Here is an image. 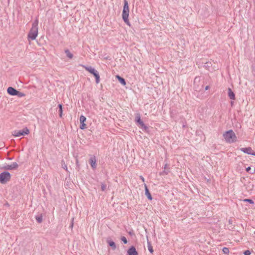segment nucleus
Segmentation results:
<instances>
[{"instance_id": "obj_1", "label": "nucleus", "mask_w": 255, "mask_h": 255, "mask_svg": "<svg viewBox=\"0 0 255 255\" xmlns=\"http://www.w3.org/2000/svg\"><path fill=\"white\" fill-rule=\"evenodd\" d=\"M38 20L36 19L33 22L32 27L28 34V38L29 39L33 40L36 39L38 34Z\"/></svg>"}, {"instance_id": "obj_2", "label": "nucleus", "mask_w": 255, "mask_h": 255, "mask_svg": "<svg viewBox=\"0 0 255 255\" xmlns=\"http://www.w3.org/2000/svg\"><path fill=\"white\" fill-rule=\"evenodd\" d=\"M129 7L128 1L127 0H124V6L122 11V18L123 21L128 26H130V23L128 20Z\"/></svg>"}, {"instance_id": "obj_3", "label": "nucleus", "mask_w": 255, "mask_h": 255, "mask_svg": "<svg viewBox=\"0 0 255 255\" xmlns=\"http://www.w3.org/2000/svg\"><path fill=\"white\" fill-rule=\"evenodd\" d=\"M223 137L226 141L228 143H234L236 142L237 140V137L236 134L232 129H230L225 132L223 134Z\"/></svg>"}, {"instance_id": "obj_4", "label": "nucleus", "mask_w": 255, "mask_h": 255, "mask_svg": "<svg viewBox=\"0 0 255 255\" xmlns=\"http://www.w3.org/2000/svg\"><path fill=\"white\" fill-rule=\"evenodd\" d=\"M80 66L83 67L86 71H88L95 77L96 84L99 83L100 77L99 72L94 68L92 66H87L84 65H80Z\"/></svg>"}, {"instance_id": "obj_5", "label": "nucleus", "mask_w": 255, "mask_h": 255, "mask_svg": "<svg viewBox=\"0 0 255 255\" xmlns=\"http://www.w3.org/2000/svg\"><path fill=\"white\" fill-rule=\"evenodd\" d=\"M135 122L136 125L145 131H148V127L146 126L141 119L140 115L137 113L135 115Z\"/></svg>"}, {"instance_id": "obj_6", "label": "nucleus", "mask_w": 255, "mask_h": 255, "mask_svg": "<svg viewBox=\"0 0 255 255\" xmlns=\"http://www.w3.org/2000/svg\"><path fill=\"white\" fill-rule=\"evenodd\" d=\"M11 174L8 171H3L0 174V183L5 184L10 180Z\"/></svg>"}, {"instance_id": "obj_7", "label": "nucleus", "mask_w": 255, "mask_h": 255, "mask_svg": "<svg viewBox=\"0 0 255 255\" xmlns=\"http://www.w3.org/2000/svg\"><path fill=\"white\" fill-rule=\"evenodd\" d=\"M29 133V130L27 127H25L21 130H15L12 132V135L15 137L24 136Z\"/></svg>"}, {"instance_id": "obj_8", "label": "nucleus", "mask_w": 255, "mask_h": 255, "mask_svg": "<svg viewBox=\"0 0 255 255\" xmlns=\"http://www.w3.org/2000/svg\"><path fill=\"white\" fill-rule=\"evenodd\" d=\"M18 167V164L15 162H12L11 164H4L2 167H0V169H4L6 170H16Z\"/></svg>"}, {"instance_id": "obj_9", "label": "nucleus", "mask_w": 255, "mask_h": 255, "mask_svg": "<svg viewBox=\"0 0 255 255\" xmlns=\"http://www.w3.org/2000/svg\"><path fill=\"white\" fill-rule=\"evenodd\" d=\"M138 252L133 246L130 247L127 251V255H138Z\"/></svg>"}, {"instance_id": "obj_10", "label": "nucleus", "mask_w": 255, "mask_h": 255, "mask_svg": "<svg viewBox=\"0 0 255 255\" xmlns=\"http://www.w3.org/2000/svg\"><path fill=\"white\" fill-rule=\"evenodd\" d=\"M89 163L93 169H95L96 168V159L95 156H93L90 158Z\"/></svg>"}, {"instance_id": "obj_11", "label": "nucleus", "mask_w": 255, "mask_h": 255, "mask_svg": "<svg viewBox=\"0 0 255 255\" xmlns=\"http://www.w3.org/2000/svg\"><path fill=\"white\" fill-rule=\"evenodd\" d=\"M144 189H145V195L147 197V199L149 200H152V197L149 192V190L147 187V186L146 184H144Z\"/></svg>"}, {"instance_id": "obj_12", "label": "nucleus", "mask_w": 255, "mask_h": 255, "mask_svg": "<svg viewBox=\"0 0 255 255\" xmlns=\"http://www.w3.org/2000/svg\"><path fill=\"white\" fill-rule=\"evenodd\" d=\"M107 243H108V245L110 247H111V248L113 250H116L117 246H116V243L113 241L111 240L110 238H108L107 239Z\"/></svg>"}, {"instance_id": "obj_13", "label": "nucleus", "mask_w": 255, "mask_h": 255, "mask_svg": "<svg viewBox=\"0 0 255 255\" xmlns=\"http://www.w3.org/2000/svg\"><path fill=\"white\" fill-rule=\"evenodd\" d=\"M17 90L12 87H9L7 89V93L11 96H15L17 93Z\"/></svg>"}, {"instance_id": "obj_14", "label": "nucleus", "mask_w": 255, "mask_h": 255, "mask_svg": "<svg viewBox=\"0 0 255 255\" xmlns=\"http://www.w3.org/2000/svg\"><path fill=\"white\" fill-rule=\"evenodd\" d=\"M228 94L230 99L233 100H235V94L230 88H228Z\"/></svg>"}, {"instance_id": "obj_15", "label": "nucleus", "mask_w": 255, "mask_h": 255, "mask_svg": "<svg viewBox=\"0 0 255 255\" xmlns=\"http://www.w3.org/2000/svg\"><path fill=\"white\" fill-rule=\"evenodd\" d=\"M241 151L245 153L248 154H251L252 151V148L250 147H242L240 149Z\"/></svg>"}, {"instance_id": "obj_16", "label": "nucleus", "mask_w": 255, "mask_h": 255, "mask_svg": "<svg viewBox=\"0 0 255 255\" xmlns=\"http://www.w3.org/2000/svg\"><path fill=\"white\" fill-rule=\"evenodd\" d=\"M116 79H118V80L119 81V82L123 86H125L126 85V80L125 79L122 77L121 76H120V75H117L116 76Z\"/></svg>"}, {"instance_id": "obj_17", "label": "nucleus", "mask_w": 255, "mask_h": 255, "mask_svg": "<svg viewBox=\"0 0 255 255\" xmlns=\"http://www.w3.org/2000/svg\"><path fill=\"white\" fill-rule=\"evenodd\" d=\"M64 52L66 55V56L69 59H72L73 57V54L68 49L64 50Z\"/></svg>"}, {"instance_id": "obj_18", "label": "nucleus", "mask_w": 255, "mask_h": 255, "mask_svg": "<svg viewBox=\"0 0 255 255\" xmlns=\"http://www.w3.org/2000/svg\"><path fill=\"white\" fill-rule=\"evenodd\" d=\"M36 221L38 223H41L43 220V216L42 214L36 215L35 217Z\"/></svg>"}, {"instance_id": "obj_19", "label": "nucleus", "mask_w": 255, "mask_h": 255, "mask_svg": "<svg viewBox=\"0 0 255 255\" xmlns=\"http://www.w3.org/2000/svg\"><path fill=\"white\" fill-rule=\"evenodd\" d=\"M147 248L149 252L152 254L154 252L151 244L148 241H147Z\"/></svg>"}, {"instance_id": "obj_20", "label": "nucleus", "mask_w": 255, "mask_h": 255, "mask_svg": "<svg viewBox=\"0 0 255 255\" xmlns=\"http://www.w3.org/2000/svg\"><path fill=\"white\" fill-rule=\"evenodd\" d=\"M58 107L59 108V115L60 118L62 117L63 110H62V105L61 104H59L58 105Z\"/></svg>"}, {"instance_id": "obj_21", "label": "nucleus", "mask_w": 255, "mask_h": 255, "mask_svg": "<svg viewBox=\"0 0 255 255\" xmlns=\"http://www.w3.org/2000/svg\"><path fill=\"white\" fill-rule=\"evenodd\" d=\"M61 166L64 169H65L66 171L68 172V168L67 167V165L66 164L64 160L63 159L61 161Z\"/></svg>"}, {"instance_id": "obj_22", "label": "nucleus", "mask_w": 255, "mask_h": 255, "mask_svg": "<svg viewBox=\"0 0 255 255\" xmlns=\"http://www.w3.org/2000/svg\"><path fill=\"white\" fill-rule=\"evenodd\" d=\"M246 170L247 172H249L250 174H254L255 172V169L252 170L250 166H249L247 168H246Z\"/></svg>"}, {"instance_id": "obj_23", "label": "nucleus", "mask_w": 255, "mask_h": 255, "mask_svg": "<svg viewBox=\"0 0 255 255\" xmlns=\"http://www.w3.org/2000/svg\"><path fill=\"white\" fill-rule=\"evenodd\" d=\"M243 201L244 202H247V203H249L251 204H254V201L251 199H245L244 200H243Z\"/></svg>"}, {"instance_id": "obj_24", "label": "nucleus", "mask_w": 255, "mask_h": 255, "mask_svg": "<svg viewBox=\"0 0 255 255\" xmlns=\"http://www.w3.org/2000/svg\"><path fill=\"white\" fill-rule=\"evenodd\" d=\"M223 252L224 253V254H226V255H228L229 254V249L228 248H227V247H224L223 248Z\"/></svg>"}, {"instance_id": "obj_25", "label": "nucleus", "mask_w": 255, "mask_h": 255, "mask_svg": "<svg viewBox=\"0 0 255 255\" xmlns=\"http://www.w3.org/2000/svg\"><path fill=\"white\" fill-rule=\"evenodd\" d=\"M86 121V118L85 116L81 115L80 117V123H85Z\"/></svg>"}, {"instance_id": "obj_26", "label": "nucleus", "mask_w": 255, "mask_h": 255, "mask_svg": "<svg viewBox=\"0 0 255 255\" xmlns=\"http://www.w3.org/2000/svg\"><path fill=\"white\" fill-rule=\"evenodd\" d=\"M17 93L16 94L15 96H18V97H22L25 96V94L23 93H21L18 91L17 90Z\"/></svg>"}, {"instance_id": "obj_27", "label": "nucleus", "mask_w": 255, "mask_h": 255, "mask_svg": "<svg viewBox=\"0 0 255 255\" xmlns=\"http://www.w3.org/2000/svg\"><path fill=\"white\" fill-rule=\"evenodd\" d=\"M169 168L167 169H164L161 173H160V175H163V174H165V175H167L170 171L169 170Z\"/></svg>"}, {"instance_id": "obj_28", "label": "nucleus", "mask_w": 255, "mask_h": 255, "mask_svg": "<svg viewBox=\"0 0 255 255\" xmlns=\"http://www.w3.org/2000/svg\"><path fill=\"white\" fill-rule=\"evenodd\" d=\"M121 240L124 244H127L128 243L127 239L125 237H122Z\"/></svg>"}, {"instance_id": "obj_29", "label": "nucleus", "mask_w": 255, "mask_h": 255, "mask_svg": "<svg viewBox=\"0 0 255 255\" xmlns=\"http://www.w3.org/2000/svg\"><path fill=\"white\" fill-rule=\"evenodd\" d=\"M211 65V63L210 62H207L205 63L204 67H206L207 69H209V68L210 67Z\"/></svg>"}, {"instance_id": "obj_30", "label": "nucleus", "mask_w": 255, "mask_h": 255, "mask_svg": "<svg viewBox=\"0 0 255 255\" xmlns=\"http://www.w3.org/2000/svg\"><path fill=\"white\" fill-rule=\"evenodd\" d=\"M74 220V218H72V219H71V223H70V225H69V228H70L71 229H72L73 227Z\"/></svg>"}, {"instance_id": "obj_31", "label": "nucleus", "mask_w": 255, "mask_h": 255, "mask_svg": "<svg viewBox=\"0 0 255 255\" xmlns=\"http://www.w3.org/2000/svg\"><path fill=\"white\" fill-rule=\"evenodd\" d=\"M80 128L81 129H84L85 128H86V125L83 123H80Z\"/></svg>"}, {"instance_id": "obj_32", "label": "nucleus", "mask_w": 255, "mask_h": 255, "mask_svg": "<svg viewBox=\"0 0 255 255\" xmlns=\"http://www.w3.org/2000/svg\"><path fill=\"white\" fill-rule=\"evenodd\" d=\"M106 189V185L104 183H101V190H102V191H105Z\"/></svg>"}, {"instance_id": "obj_33", "label": "nucleus", "mask_w": 255, "mask_h": 255, "mask_svg": "<svg viewBox=\"0 0 255 255\" xmlns=\"http://www.w3.org/2000/svg\"><path fill=\"white\" fill-rule=\"evenodd\" d=\"M251 254V252L250 250H246L244 252L243 254L244 255H250Z\"/></svg>"}, {"instance_id": "obj_34", "label": "nucleus", "mask_w": 255, "mask_h": 255, "mask_svg": "<svg viewBox=\"0 0 255 255\" xmlns=\"http://www.w3.org/2000/svg\"><path fill=\"white\" fill-rule=\"evenodd\" d=\"M128 234L131 236H132L134 235V232L132 230L129 231Z\"/></svg>"}, {"instance_id": "obj_35", "label": "nucleus", "mask_w": 255, "mask_h": 255, "mask_svg": "<svg viewBox=\"0 0 255 255\" xmlns=\"http://www.w3.org/2000/svg\"><path fill=\"white\" fill-rule=\"evenodd\" d=\"M139 178L142 180V182H144L145 181V179H144V177L142 176H140Z\"/></svg>"}, {"instance_id": "obj_36", "label": "nucleus", "mask_w": 255, "mask_h": 255, "mask_svg": "<svg viewBox=\"0 0 255 255\" xmlns=\"http://www.w3.org/2000/svg\"><path fill=\"white\" fill-rule=\"evenodd\" d=\"M168 166V164L167 163L165 164V165H164V169H167Z\"/></svg>"}, {"instance_id": "obj_37", "label": "nucleus", "mask_w": 255, "mask_h": 255, "mask_svg": "<svg viewBox=\"0 0 255 255\" xmlns=\"http://www.w3.org/2000/svg\"><path fill=\"white\" fill-rule=\"evenodd\" d=\"M209 88H210V86H207L205 87V90H208V89H209Z\"/></svg>"}, {"instance_id": "obj_38", "label": "nucleus", "mask_w": 255, "mask_h": 255, "mask_svg": "<svg viewBox=\"0 0 255 255\" xmlns=\"http://www.w3.org/2000/svg\"><path fill=\"white\" fill-rule=\"evenodd\" d=\"M251 155H254V156H255V152L253 151L252 150V153H251Z\"/></svg>"}, {"instance_id": "obj_39", "label": "nucleus", "mask_w": 255, "mask_h": 255, "mask_svg": "<svg viewBox=\"0 0 255 255\" xmlns=\"http://www.w3.org/2000/svg\"><path fill=\"white\" fill-rule=\"evenodd\" d=\"M253 69H254V76L255 77V66L254 67Z\"/></svg>"}]
</instances>
